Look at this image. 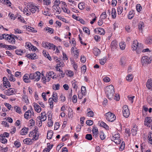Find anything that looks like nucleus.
<instances>
[{"label": "nucleus", "mask_w": 152, "mask_h": 152, "mask_svg": "<svg viewBox=\"0 0 152 152\" xmlns=\"http://www.w3.org/2000/svg\"><path fill=\"white\" fill-rule=\"evenodd\" d=\"M131 47L133 51L135 50L137 53L139 54L142 50L143 46L142 44L139 43L137 40H135L133 41Z\"/></svg>", "instance_id": "1"}, {"label": "nucleus", "mask_w": 152, "mask_h": 152, "mask_svg": "<svg viewBox=\"0 0 152 152\" xmlns=\"http://www.w3.org/2000/svg\"><path fill=\"white\" fill-rule=\"evenodd\" d=\"M105 91L107 98L109 99H112L115 93L114 86L111 85L107 86L105 88Z\"/></svg>", "instance_id": "2"}, {"label": "nucleus", "mask_w": 152, "mask_h": 152, "mask_svg": "<svg viewBox=\"0 0 152 152\" xmlns=\"http://www.w3.org/2000/svg\"><path fill=\"white\" fill-rule=\"evenodd\" d=\"M28 9L32 13H34L36 12H38L39 11V6H36L32 2H28L26 5Z\"/></svg>", "instance_id": "3"}, {"label": "nucleus", "mask_w": 152, "mask_h": 152, "mask_svg": "<svg viewBox=\"0 0 152 152\" xmlns=\"http://www.w3.org/2000/svg\"><path fill=\"white\" fill-rule=\"evenodd\" d=\"M105 118L108 121L113 122L116 118L115 115L111 112H109L105 114Z\"/></svg>", "instance_id": "4"}, {"label": "nucleus", "mask_w": 152, "mask_h": 152, "mask_svg": "<svg viewBox=\"0 0 152 152\" xmlns=\"http://www.w3.org/2000/svg\"><path fill=\"white\" fill-rule=\"evenodd\" d=\"M41 73L39 72H37L33 74H30L28 76L30 79H34L35 81H38L40 79Z\"/></svg>", "instance_id": "5"}, {"label": "nucleus", "mask_w": 152, "mask_h": 152, "mask_svg": "<svg viewBox=\"0 0 152 152\" xmlns=\"http://www.w3.org/2000/svg\"><path fill=\"white\" fill-rule=\"evenodd\" d=\"M151 60L150 58L147 56H143L141 60V62L143 66L151 63Z\"/></svg>", "instance_id": "6"}, {"label": "nucleus", "mask_w": 152, "mask_h": 152, "mask_svg": "<svg viewBox=\"0 0 152 152\" xmlns=\"http://www.w3.org/2000/svg\"><path fill=\"white\" fill-rule=\"evenodd\" d=\"M31 110H29L26 112L24 114V118L27 119H30L32 116H34V112L32 108Z\"/></svg>", "instance_id": "7"}, {"label": "nucleus", "mask_w": 152, "mask_h": 152, "mask_svg": "<svg viewBox=\"0 0 152 152\" xmlns=\"http://www.w3.org/2000/svg\"><path fill=\"white\" fill-rule=\"evenodd\" d=\"M123 115L124 117L127 118L129 116L130 113L127 105H124L123 107Z\"/></svg>", "instance_id": "8"}, {"label": "nucleus", "mask_w": 152, "mask_h": 152, "mask_svg": "<svg viewBox=\"0 0 152 152\" xmlns=\"http://www.w3.org/2000/svg\"><path fill=\"white\" fill-rule=\"evenodd\" d=\"M16 93V91L15 89L11 88L4 91V93L7 95L10 96L13 94Z\"/></svg>", "instance_id": "9"}, {"label": "nucleus", "mask_w": 152, "mask_h": 152, "mask_svg": "<svg viewBox=\"0 0 152 152\" xmlns=\"http://www.w3.org/2000/svg\"><path fill=\"white\" fill-rule=\"evenodd\" d=\"M46 115V114L45 113V112H42L40 116L37 118L38 120H39L40 121V122L41 123V125H40L41 126L42 125V122L44 121L46 119L47 117Z\"/></svg>", "instance_id": "10"}, {"label": "nucleus", "mask_w": 152, "mask_h": 152, "mask_svg": "<svg viewBox=\"0 0 152 152\" xmlns=\"http://www.w3.org/2000/svg\"><path fill=\"white\" fill-rule=\"evenodd\" d=\"M94 31L96 33L102 35H104L105 33L104 30L102 28H97L94 29Z\"/></svg>", "instance_id": "11"}, {"label": "nucleus", "mask_w": 152, "mask_h": 152, "mask_svg": "<svg viewBox=\"0 0 152 152\" xmlns=\"http://www.w3.org/2000/svg\"><path fill=\"white\" fill-rule=\"evenodd\" d=\"M26 57L32 60L37 58V55L35 53L28 54L26 55Z\"/></svg>", "instance_id": "12"}, {"label": "nucleus", "mask_w": 152, "mask_h": 152, "mask_svg": "<svg viewBox=\"0 0 152 152\" xmlns=\"http://www.w3.org/2000/svg\"><path fill=\"white\" fill-rule=\"evenodd\" d=\"M152 122V119L150 117H147L144 121V125L147 126H149L150 124Z\"/></svg>", "instance_id": "13"}, {"label": "nucleus", "mask_w": 152, "mask_h": 152, "mask_svg": "<svg viewBox=\"0 0 152 152\" xmlns=\"http://www.w3.org/2000/svg\"><path fill=\"white\" fill-rule=\"evenodd\" d=\"M118 47V43L117 42L114 40L113 41L111 44L110 47L113 49H116Z\"/></svg>", "instance_id": "14"}, {"label": "nucleus", "mask_w": 152, "mask_h": 152, "mask_svg": "<svg viewBox=\"0 0 152 152\" xmlns=\"http://www.w3.org/2000/svg\"><path fill=\"white\" fill-rule=\"evenodd\" d=\"M34 107L35 111L37 113H40L41 111V109L40 107L37 103H34Z\"/></svg>", "instance_id": "15"}, {"label": "nucleus", "mask_w": 152, "mask_h": 152, "mask_svg": "<svg viewBox=\"0 0 152 152\" xmlns=\"http://www.w3.org/2000/svg\"><path fill=\"white\" fill-rule=\"evenodd\" d=\"M8 38L7 40L8 42L12 44H15V39L14 37H13L12 35H10V36H8Z\"/></svg>", "instance_id": "16"}, {"label": "nucleus", "mask_w": 152, "mask_h": 152, "mask_svg": "<svg viewBox=\"0 0 152 152\" xmlns=\"http://www.w3.org/2000/svg\"><path fill=\"white\" fill-rule=\"evenodd\" d=\"M28 128H23L20 131V134L23 135H26L28 133Z\"/></svg>", "instance_id": "17"}, {"label": "nucleus", "mask_w": 152, "mask_h": 152, "mask_svg": "<svg viewBox=\"0 0 152 152\" xmlns=\"http://www.w3.org/2000/svg\"><path fill=\"white\" fill-rule=\"evenodd\" d=\"M47 44L46 48L48 49H52L54 51L55 50L56 46L53 44L48 42Z\"/></svg>", "instance_id": "18"}, {"label": "nucleus", "mask_w": 152, "mask_h": 152, "mask_svg": "<svg viewBox=\"0 0 152 152\" xmlns=\"http://www.w3.org/2000/svg\"><path fill=\"white\" fill-rule=\"evenodd\" d=\"M146 87L149 89H152V79H149L147 83Z\"/></svg>", "instance_id": "19"}, {"label": "nucleus", "mask_w": 152, "mask_h": 152, "mask_svg": "<svg viewBox=\"0 0 152 152\" xmlns=\"http://www.w3.org/2000/svg\"><path fill=\"white\" fill-rule=\"evenodd\" d=\"M72 87L73 88L77 91L78 88V82L75 80H74L72 81Z\"/></svg>", "instance_id": "20"}, {"label": "nucleus", "mask_w": 152, "mask_h": 152, "mask_svg": "<svg viewBox=\"0 0 152 152\" xmlns=\"http://www.w3.org/2000/svg\"><path fill=\"white\" fill-rule=\"evenodd\" d=\"M47 75H48L50 78H52L53 79H57V77L55 76L56 75H54V72H53L50 71L48 72H47Z\"/></svg>", "instance_id": "21"}, {"label": "nucleus", "mask_w": 152, "mask_h": 152, "mask_svg": "<svg viewBox=\"0 0 152 152\" xmlns=\"http://www.w3.org/2000/svg\"><path fill=\"white\" fill-rule=\"evenodd\" d=\"M52 96L53 97L52 98L53 99V101L55 102H57L58 100V96L56 92L54 91L53 92Z\"/></svg>", "instance_id": "22"}, {"label": "nucleus", "mask_w": 152, "mask_h": 152, "mask_svg": "<svg viewBox=\"0 0 152 152\" xmlns=\"http://www.w3.org/2000/svg\"><path fill=\"white\" fill-rule=\"evenodd\" d=\"M53 9H54L56 11V13L57 14H60L61 12V9L59 6L55 7V6H53Z\"/></svg>", "instance_id": "23"}, {"label": "nucleus", "mask_w": 152, "mask_h": 152, "mask_svg": "<svg viewBox=\"0 0 152 152\" xmlns=\"http://www.w3.org/2000/svg\"><path fill=\"white\" fill-rule=\"evenodd\" d=\"M38 128L36 127H35L34 129L32 131L30 132L29 134V136L30 137H32V135H34L35 133L37 134L38 132Z\"/></svg>", "instance_id": "24"}, {"label": "nucleus", "mask_w": 152, "mask_h": 152, "mask_svg": "<svg viewBox=\"0 0 152 152\" xmlns=\"http://www.w3.org/2000/svg\"><path fill=\"white\" fill-rule=\"evenodd\" d=\"M23 142L24 144L30 145L32 143V139L30 138H26L25 139L23 140Z\"/></svg>", "instance_id": "25"}, {"label": "nucleus", "mask_w": 152, "mask_h": 152, "mask_svg": "<svg viewBox=\"0 0 152 152\" xmlns=\"http://www.w3.org/2000/svg\"><path fill=\"white\" fill-rule=\"evenodd\" d=\"M100 50L97 48H94L93 49V53L96 56H97L100 53Z\"/></svg>", "instance_id": "26"}, {"label": "nucleus", "mask_w": 152, "mask_h": 152, "mask_svg": "<svg viewBox=\"0 0 152 152\" xmlns=\"http://www.w3.org/2000/svg\"><path fill=\"white\" fill-rule=\"evenodd\" d=\"M44 30L47 31L48 33H49L51 34H53L54 30L52 28H49L48 27H46L44 28Z\"/></svg>", "instance_id": "27"}, {"label": "nucleus", "mask_w": 152, "mask_h": 152, "mask_svg": "<svg viewBox=\"0 0 152 152\" xmlns=\"http://www.w3.org/2000/svg\"><path fill=\"white\" fill-rule=\"evenodd\" d=\"M138 28L139 30L141 31V32H142L143 29L144 28V23L142 22H140L138 25Z\"/></svg>", "instance_id": "28"}, {"label": "nucleus", "mask_w": 152, "mask_h": 152, "mask_svg": "<svg viewBox=\"0 0 152 152\" xmlns=\"http://www.w3.org/2000/svg\"><path fill=\"white\" fill-rule=\"evenodd\" d=\"M27 75L26 74L24 75L23 77V80L24 81L27 83H29L30 82V80L29 79V77H28V75Z\"/></svg>", "instance_id": "29"}, {"label": "nucleus", "mask_w": 152, "mask_h": 152, "mask_svg": "<svg viewBox=\"0 0 152 152\" xmlns=\"http://www.w3.org/2000/svg\"><path fill=\"white\" fill-rule=\"evenodd\" d=\"M112 17L113 18L115 19V18L116 15V10L114 8L112 9Z\"/></svg>", "instance_id": "30"}, {"label": "nucleus", "mask_w": 152, "mask_h": 152, "mask_svg": "<svg viewBox=\"0 0 152 152\" xmlns=\"http://www.w3.org/2000/svg\"><path fill=\"white\" fill-rule=\"evenodd\" d=\"M125 58L124 57L122 58L120 60V65L122 66H124L126 65Z\"/></svg>", "instance_id": "31"}, {"label": "nucleus", "mask_w": 152, "mask_h": 152, "mask_svg": "<svg viewBox=\"0 0 152 152\" xmlns=\"http://www.w3.org/2000/svg\"><path fill=\"white\" fill-rule=\"evenodd\" d=\"M100 126L105 128L106 129L108 130L109 129V127L107 124L103 121H102L100 124Z\"/></svg>", "instance_id": "32"}, {"label": "nucleus", "mask_w": 152, "mask_h": 152, "mask_svg": "<svg viewBox=\"0 0 152 152\" xmlns=\"http://www.w3.org/2000/svg\"><path fill=\"white\" fill-rule=\"evenodd\" d=\"M66 74L70 77H72L74 75V73L72 71L68 70L66 72Z\"/></svg>", "instance_id": "33"}, {"label": "nucleus", "mask_w": 152, "mask_h": 152, "mask_svg": "<svg viewBox=\"0 0 152 152\" xmlns=\"http://www.w3.org/2000/svg\"><path fill=\"white\" fill-rule=\"evenodd\" d=\"M133 78V76L132 74H129L126 77V80L129 82L131 81Z\"/></svg>", "instance_id": "34"}, {"label": "nucleus", "mask_w": 152, "mask_h": 152, "mask_svg": "<svg viewBox=\"0 0 152 152\" xmlns=\"http://www.w3.org/2000/svg\"><path fill=\"white\" fill-rule=\"evenodd\" d=\"M53 135V132L52 131H49L48 132L47 134V138L48 139H50L51 138Z\"/></svg>", "instance_id": "35"}, {"label": "nucleus", "mask_w": 152, "mask_h": 152, "mask_svg": "<svg viewBox=\"0 0 152 152\" xmlns=\"http://www.w3.org/2000/svg\"><path fill=\"white\" fill-rule=\"evenodd\" d=\"M42 53L45 57H47L50 60H51V57L50 56L48 53H47L45 50H43Z\"/></svg>", "instance_id": "36"}, {"label": "nucleus", "mask_w": 152, "mask_h": 152, "mask_svg": "<svg viewBox=\"0 0 152 152\" xmlns=\"http://www.w3.org/2000/svg\"><path fill=\"white\" fill-rule=\"evenodd\" d=\"M125 43L124 42H121L119 43V47L122 50H124L125 48Z\"/></svg>", "instance_id": "37"}, {"label": "nucleus", "mask_w": 152, "mask_h": 152, "mask_svg": "<svg viewBox=\"0 0 152 152\" xmlns=\"http://www.w3.org/2000/svg\"><path fill=\"white\" fill-rule=\"evenodd\" d=\"M14 109L15 110V111H16V112L17 113H19V114L21 113V111L20 108L18 106H15L14 107Z\"/></svg>", "instance_id": "38"}, {"label": "nucleus", "mask_w": 152, "mask_h": 152, "mask_svg": "<svg viewBox=\"0 0 152 152\" xmlns=\"http://www.w3.org/2000/svg\"><path fill=\"white\" fill-rule=\"evenodd\" d=\"M99 136L101 140H103L105 138V135L102 132H101L99 133Z\"/></svg>", "instance_id": "39"}, {"label": "nucleus", "mask_w": 152, "mask_h": 152, "mask_svg": "<svg viewBox=\"0 0 152 152\" xmlns=\"http://www.w3.org/2000/svg\"><path fill=\"white\" fill-rule=\"evenodd\" d=\"M137 128L136 127H134L132 130V133L133 135H136L137 133Z\"/></svg>", "instance_id": "40"}, {"label": "nucleus", "mask_w": 152, "mask_h": 152, "mask_svg": "<svg viewBox=\"0 0 152 152\" xmlns=\"http://www.w3.org/2000/svg\"><path fill=\"white\" fill-rule=\"evenodd\" d=\"M85 138L89 140H91L92 139V135L91 134H87L85 137Z\"/></svg>", "instance_id": "41"}, {"label": "nucleus", "mask_w": 152, "mask_h": 152, "mask_svg": "<svg viewBox=\"0 0 152 152\" xmlns=\"http://www.w3.org/2000/svg\"><path fill=\"white\" fill-rule=\"evenodd\" d=\"M81 93H82L83 94V95H85L86 94V88L85 86H82L81 88Z\"/></svg>", "instance_id": "42"}, {"label": "nucleus", "mask_w": 152, "mask_h": 152, "mask_svg": "<svg viewBox=\"0 0 152 152\" xmlns=\"http://www.w3.org/2000/svg\"><path fill=\"white\" fill-rule=\"evenodd\" d=\"M134 12L133 11H131L129 12L128 16V18L129 19H132L134 17Z\"/></svg>", "instance_id": "43"}, {"label": "nucleus", "mask_w": 152, "mask_h": 152, "mask_svg": "<svg viewBox=\"0 0 152 152\" xmlns=\"http://www.w3.org/2000/svg\"><path fill=\"white\" fill-rule=\"evenodd\" d=\"M147 44H151L152 43V38L151 37L147 38L146 40Z\"/></svg>", "instance_id": "44"}, {"label": "nucleus", "mask_w": 152, "mask_h": 152, "mask_svg": "<svg viewBox=\"0 0 152 152\" xmlns=\"http://www.w3.org/2000/svg\"><path fill=\"white\" fill-rule=\"evenodd\" d=\"M32 45L28 42H26L25 44V47L27 49L28 48L30 50V49H32V48H31Z\"/></svg>", "instance_id": "45"}, {"label": "nucleus", "mask_w": 152, "mask_h": 152, "mask_svg": "<svg viewBox=\"0 0 152 152\" xmlns=\"http://www.w3.org/2000/svg\"><path fill=\"white\" fill-rule=\"evenodd\" d=\"M0 141L1 143L5 144L7 143V140L5 137L0 136Z\"/></svg>", "instance_id": "46"}, {"label": "nucleus", "mask_w": 152, "mask_h": 152, "mask_svg": "<svg viewBox=\"0 0 152 152\" xmlns=\"http://www.w3.org/2000/svg\"><path fill=\"white\" fill-rule=\"evenodd\" d=\"M123 10V7L121 6H119L117 8V12L118 15H120L122 12Z\"/></svg>", "instance_id": "47"}, {"label": "nucleus", "mask_w": 152, "mask_h": 152, "mask_svg": "<svg viewBox=\"0 0 152 152\" xmlns=\"http://www.w3.org/2000/svg\"><path fill=\"white\" fill-rule=\"evenodd\" d=\"M107 17V14L106 13V12H103L102 14H101L100 17V18H102V19L103 20L105 19Z\"/></svg>", "instance_id": "48"}, {"label": "nucleus", "mask_w": 152, "mask_h": 152, "mask_svg": "<svg viewBox=\"0 0 152 152\" xmlns=\"http://www.w3.org/2000/svg\"><path fill=\"white\" fill-rule=\"evenodd\" d=\"M125 146V142L124 141H122L120 145V146L119 148L120 150L121 151H123L124 149Z\"/></svg>", "instance_id": "49"}, {"label": "nucleus", "mask_w": 152, "mask_h": 152, "mask_svg": "<svg viewBox=\"0 0 152 152\" xmlns=\"http://www.w3.org/2000/svg\"><path fill=\"white\" fill-rule=\"evenodd\" d=\"M67 7H62V10L65 13L67 14H69L70 12V10L66 8Z\"/></svg>", "instance_id": "50"}, {"label": "nucleus", "mask_w": 152, "mask_h": 152, "mask_svg": "<svg viewBox=\"0 0 152 152\" xmlns=\"http://www.w3.org/2000/svg\"><path fill=\"white\" fill-rule=\"evenodd\" d=\"M59 100L62 102H64L66 100V97L63 94H61L59 97Z\"/></svg>", "instance_id": "51"}, {"label": "nucleus", "mask_w": 152, "mask_h": 152, "mask_svg": "<svg viewBox=\"0 0 152 152\" xmlns=\"http://www.w3.org/2000/svg\"><path fill=\"white\" fill-rule=\"evenodd\" d=\"M78 7L81 10L83 9L85 7L84 3L83 2L80 3L78 5Z\"/></svg>", "instance_id": "52"}, {"label": "nucleus", "mask_w": 152, "mask_h": 152, "mask_svg": "<svg viewBox=\"0 0 152 152\" xmlns=\"http://www.w3.org/2000/svg\"><path fill=\"white\" fill-rule=\"evenodd\" d=\"M43 3L44 5H48L50 4L51 2L50 0H43Z\"/></svg>", "instance_id": "53"}, {"label": "nucleus", "mask_w": 152, "mask_h": 152, "mask_svg": "<svg viewBox=\"0 0 152 152\" xmlns=\"http://www.w3.org/2000/svg\"><path fill=\"white\" fill-rule=\"evenodd\" d=\"M29 10L28 9L27 7H25L24 8L23 10V12L24 13H26V15L28 16L31 14L30 12H29L28 11Z\"/></svg>", "instance_id": "54"}, {"label": "nucleus", "mask_w": 152, "mask_h": 152, "mask_svg": "<svg viewBox=\"0 0 152 152\" xmlns=\"http://www.w3.org/2000/svg\"><path fill=\"white\" fill-rule=\"evenodd\" d=\"M94 115V113L93 111L88 112L87 114V115L89 117H93Z\"/></svg>", "instance_id": "55"}, {"label": "nucleus", "mask_w": 152, "mask_h": 152, "mask_svg": "<svg viewBox=\"0 0 152 152\" xmlns=\"http://www.w3.org/2000/svg\"><path fill=\"white\" fill-rule=\"evenodd\" d=\"M3 85L4 86H5L7 88V86L10 87L11 86L10 83L8 81H7L6 82L4 83Z\"/></svg>", "instance_id": "56"}, {"label": "nucleus", "mask_w": 152, "mask_h": 152, "mask_svg": "<svg viewBox=\"0 0 152 152\" xmlns=\"http://www.w3.org/2000/svg\"><path fill=\"white\" fill-rule=\"evenodd\" d=\"M147 101L149 104L152 105V97L151 96H148L147 98Z\"/></svg>", "instance_id": "57"}, {"label": "nucleus", "mask_w": 152, "mask_h": 152, "mask_svg": "<svg viewBox=\"0 0 152 152\" xmlns=\"http://www.w3.org/2000/svg\"><path fill=\"white\" fill-rule=\"evenodd\" d=\"M106 58H104L99 60L100 63L102 65H104L106 63Z\"/></svg>", "instance_id": "58"}, {"label": "nucleus", "mask_w": 152, "mask_h": 152, "mask_svg": "<svg viewBox=\"0 0 152 152\" xmlns=\"http://www.w3.org/2000/svg\"><path fill=\"white\" fill-rule=\"evenodd\" d=\"M60 85L59 84H55L54 86H53V88L55 90H58L59 89Z\"/></svg>", "instance_id": "59"}, {"label": "nucleus", "mask_w": 152, "mask_h": 152, "mask_svg": "<svg viewBox=\"0 0 152 152\" xmlns=\"http://www.w3.org/2000/svg\"><path fill=\"white\" fill-rule=\"evenodd\" d=\"M57 64L56 66H58L59 67H63L64 64L63 62L61 60H60L57 63Z\"/></svg>", "instance_id": "60"}, {"label": "nucleus", "mask_w": 152, "mask_h": 152, "mask_svg": "<svg viewBox=\"0 0 152 152\" xmlns=\"http://www.w3.org/2000/svg\"><path fill=\"white\" fill-rule=\"evenodd\" d=\"M92 132L93 134L98 133V131L97 127L95 126H93Z\"/></svg>", "instance_id": "61"}, {"label": "nucleus", "mask_w": 152, "mask_h": 152, "mask_svg": "<svg viewBox=\"0 0 152 152\" xmlns=\"http://www.w3.org/2000/svg\"><path fill=\"white\" fill-rule=\"evenodd\" d=\"M38 133L37 134H35L34 135H32L33 137L32 140H36L38 139L39 135H38Z\"/></svg>", "instance_id": "62"}, {"label": "nucleus", "mask_w": 152, "mask_h": 152, "mask_svg": "<svg viewBox=\"0 0 152 152\" xmlns=\"http://www.w3.org/2000/svg\"><path fill=\"white\" fill-rule=\"evenodd\" d=\"M83 30L84 32L88 34V35L90 34V31L88 28L86 27H83Z\"/></svg>", "instance_id": "63"}, {"label": "nucleus", "mask_w": 152, "mask_h": 152, "mask_svg": "<svg viewBox=\"0 0 152 152\" xmlns=\"http://www.w3.org/2000/svg\"><path fill=\"white\" fill-rule=\"evenodd\" d=\"M60 4V2L59 0H56L54 1V5L53 6H55V7L59 6Z\"/></svg>", "instance_id": "64"}]
</instances>
